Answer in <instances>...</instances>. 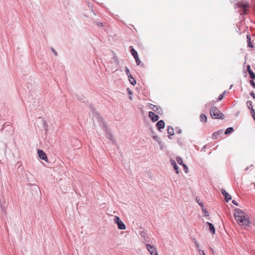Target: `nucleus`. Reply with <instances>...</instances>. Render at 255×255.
Masks as SVG:
<instances>
[{
    "mask_svg": "<svg viewBox=\"0 0 255 255\" xmlns=\"http://www.w3.org/2000/svg\"><path fill=\"white\" fill-rule=\"evenodd\" d=\"M177 133H180L181 132V129H178V131H177Z\"/></svg>",
    "mask_w": 255,
    "mask_h": 255,
    "instance_id": "41",
    "label": "nucleus"
},
{
    "mask_svg": "<svg viewBox=\"0 0 255 255\" xmlns=\"http://www.w3.org/2000/svg\"><path fill=\"white\" fill-rule=\"evenodd\" d=\"M218 132H214L213 134V136H215L216 134H218Z\"/></svg>",
    "mask_w": 255,
    "mask_h": 255,
    "instance_id": "43",
    "label": "nucleus"
},
{
    "mask_svg": "<svg viewBox=\"0 0 255 255\" xmlns=\"http://www.w3.org/2000/svg\"><path fill=\"white\" fill-rule=\"evenodd\" d=\"M170 162L171 164L173 166L174 169H175L176 173L177 174L179 173V168L178 165H177L175 161L173 159H170Z\"/></svg>",
    "mask_w": 255,
    "mask_h": 255,
    "instance_id": "13",
    "label": "nucleus"
},
{
    "mask_svg": "<svg viewBox=\"0 0 255 255\" xmlns=\"http://www.w3.org/2000/svg\"><path fill=\"white\" fill-rule=\"evenodd\" d=\"M211 105V103H208L206 104V107H208V106H209L210 105Z\"/></svg>",
    "mask_w": 255,
    "mask_h": 255,
    "instance_id": "42",
    "label": "nucleus"
},
{
    "mask_svg": "<svg viewBox=\"0 0 255 255\" xmlns=\"http://www.w3.org/2000/svg\"><path fill=\"white\" fill-rule=\"evenodd\" d=\"M114 221L115 224L118 225V228L120 230H125L126 229L125 225L118 216L115 217Z\"/></svg>",
    "mask_w": 255,
    "mask_h": 255,
    "instance_id": "4",
    "label": "nucleus"
},
{
    "mask_svg": "<svg viewBox=\"0 0 255 255\" xmlns=\"http://www.w3.org/2000/svg\"><path fill=\"white\" fill-rule=\"evenodd\" d=\"M135 60V61H136V64L137 65H139L140 63V61L138 58V56H137V57H135L134 58Z\"/></svg>",
    "mask_w": 255,
    "mask_h": 255,
    "instance_id": "32",
    "label": "nucleus"
},
{
    "mask_svg": "<svg viewBox=\"0 0 255 255\" xmlns=\"http://www.w3.org/2000/svg\"><path fill=\"white\" fill-rule=\"evenodd\" d=\"M200 119L201 122H206L207 121V117L203 114H201V115L200 116Z\"/></svg>",
    "mask_w": 255,
    "mask_h": 255,
    "instance_id": "17",
    "label": "nucleus"
},
{
    "mask_svg": "<svg viewBox=\"0 0 255 255\" xmlns=\"http://www.w3.org/2000/svg\"><path fill=\"white\" fill-rule=\"evenodd\" d=\"M197 203L199 204L200 206H201L202 208L204 207V204L202 201H201L199 198L198 197L196 199Z\"/></svg>",
    "mask_w": 255,
    "mask_h": 255,
    "instance_id": "18",
    "label": "nucleus"
},
{
    "mask_svg": "<svg viewBox=\"0 0 255 255\" xmlns=\"http://www.w3.org/2000/svg\"><path fill=\"white\" fill-rule=\"evenodd\" d=\"M248 73L250 74L251 79H254L255 78V74L252 70H250Z\"/></svg>",
    "mask_w": 255,
    "mask_h": 255,
    "instance_id": "22",
    "label": "nucleus"
},
{
    "mask_svg": "<svg viewBox=\"0 0 255 255\" xmlns=\"http://www.w3.org/2000/svg\"><path fill=\"white\" fill-rule=\"evenodd\" d=\"M182 165H183L184 171L186 173L188 172V169L187 166L184 164H183Z\"/></svg>",
    "mask_w": 255,
    "mask_h": 255,
    "instance_id": "30",
    "label": "nucleus"
},
{
    "mask_svg": "<svg viewBox=\"0 0 255 255\" xmlns=\"http://www.w3.org/2000/svg\"><path fill=\"white\" fill-rule=\"evenodd\" d=\"M221 191L223 195L225 196V199L227 202H228L229 200L231 199V196L229 194H228L225 189H222L221 190Z\"/></svg>",
    "mask_w": 255,
    "mask_h": 255,
    "instance_id": "12",
    "label": "nucleus"
},
{
    "mask_svg": "<svg viewBox=\"0 0 255 255\" xmlns=\"http://www.w3.org/2000/svg\"><path fill=\"white\" fill-rule=\"evenodd\" d=\"M5 203H4V201L3 202H1L0 201V207H1V210L4 212H5V209H6V207L5 206Z\"/></svg>",
    "mask_w": 255,
    "mask_h": 255,
    "instance_id": "19",
    "label": "nucleus"
},
{
    "mask_svg": "<svg viewBox=\"0 0 255 255\" xmlns=\"http://www.w3.org/2000/svg\"><path fill=\"white\" fill-rule=\"evenodd\" d=\"M234 216L238 223L246 228L250 226V220L248 215L240 209H235Z\"/></svg>",
    "mask_w": 255,
    "mask_h": 255,
    "instance_id": "1",
    "label": "nucleus"
},
{
    "mask_svg": "<svg viewBox=\"0 0 255 255\" xmlns=\"http://www.w3.org/2000/svg\"><path fill=\"white\" fill-rule=\"evenodd\" d=\"M129 99L132 100V97H129Z\"/></svg>",
    "mask_w": 255,
    "mask_h": 255,
    "instance_id": "44",
    "label": "nucleus"
},
{
    "mask_svg": "<svg viewBox=\"0 0 255 255\" xmlns=\"http://www.w3.org/2000/svg\"><path fill=\"white\" fill-rule=\"evenodd\" d=\"M251 114L252 115L253 118L255 121V112L253 107H252V109H251Z\"/></svg>",
    "mask_w": 255,
    "mask_h": 255,
    "instance_id": "23",
    "label": "nucleus"
},
{
    "mask_svg": "<svg viewBox=\"0 0 255 255\" xmlns=\"http://www.w3.org/2000/svg\"><path fill=\"white\" fill-rule=\"evenodd\" d=\"M206 224L209 226V230L211 233L213 234H214L215 233V229L213 224L209 222H207Z\"/></svg>",
    "mask_w": 255,
    "mask_h": 255,
    "instance_id": "14",
    "label": "nucleus"
},
{
    "mask_svg": "<svg viewBox=\"0 0 255 255\" xmlns=\"http://www.w3.org/2000/svg\"><path fill=\"white\" fill-rule=\"evenodd\" d=\"M150 105L151 106H152L153 107L151 108V109L155 112H156V113L158 114H161L162 113V110L161 109V108L159 107V106H155V105H153L151 104H150Z\"/></svg>",
    "mask_w": 255,
    "mask_h": 255,
    "instance_id": "10",
    "label": "nucleus"
},
{
    "mask_svg": "<svg viewBox=\"0 0 255 255\" xmlns=\"http://www.w3.org/2000/svg\"><path fill=\"white\" fill-rule=\"evenodd\" d=\"M112 61L113 62L115 63L116 65H118L119 64V61L118 58L116 56H114V57L112 58Z\"/></svg>",
    "mask_w": 255,
    "mask_h": 255,
    "instance_id": "24",
    "label": "nucleus"
},
{
    "mask_svg": "<svg viewBox=\"0 0 255 255\" xmlns=\"http://www.w3.org/2000/svg\"><path fill=\"white\" fill-rule=\"evenodd\" d=\"M148 115L153 122H156L158 121L159 118V116L153 112H149L148 113Z\"/></svg>",
    "mask_w": 255,
    "mask_h": 255,
    "instance_id": "9",
    "label": "nucleus"
},
{
    "mask_svg": "<svg viewBox=\"0 0 255 255\" xmlns=\"http://www.w3.org/2000/svg\"><path fill=\"white\" fill-rule=\"evenodd\" d=\"M247 106H248L249 108L251 110L250 107H252V102L249 101L247 102Z\"/></svg>",
    "mask_w": 255,
    "mask_h": 255,
    "instance_id": "31",
    "label": "nucleus"
},
{
    "mask_svg": "<svg viewBox=\"0 0 255 255\" xmlns=\"http://www.w3.org/2000/svg\"><path fill=\"white\" fill-rule=\"evenodd\" d=\"M37 153L40 159L47 161V156L45 153L42 150L38 149L37 151Z\"/></svg>",
    "mask_w": 255,
    "mask_h": 255,
    "instance_id": "8",
    "label": "nucleus"
},
{
    "mask_svg": "<svg viewBox=\"0 0 255 255\" xmlns=\"http://www.w3.org/2000/svg\"><path fill=\"white\" fill-rule=\"evenodd\" d=\"M125 72L126 73L128 77V80L130 82V83L132 85H135L136 84V81L134 79V78L132 77V76H131V75L130 74V72H129V70L128 69V68L127 67H125Z\"/></svg>",
    "mask_w": 255,
    "mask_h": 255,
    "instance_id": "6",
    "label": "nucleus"
},
{
    "mask_svg": "<svg viewBox=\"0 0 255 255\" xmlns=\"http://www.w3.org/2000/svg\"><path fill=\"white\" fill-rule=\"evenodd\" d=\"M156 126L158 129L159 130H160L161 129H163L164 128V126H165L164 122L163 120H160L156 123Z\"/></svg>",
    "mask_w": 255,
    "mask_h": 255,
    "instance_id": "11",
    "label": "nucleus"
},
{
    "mask_svg": "<svg viewBox=\"0 0 255 255\" xmlns=\"http://www.w3.org/2000/svg\"><path fill=\"white\" fill-rule=\"evenodd\" d=\"M225 93V92H224L221 95H219V96L218 97V100L219 101H221V100H222V99L224 97Z\"/></svg>",
    "mask_w": 255,
    "mask_h": 255,
    "instance_id": "27",
    "label": "nucleus"
},
{
    "mask_svg": "<svg viewBox=\"0 0 255 255\" xmlns=\"http://www.w3.org/2000/svg\"><path fill=\"white\" fill-rule=\"evenodd\" d=\"M247 39L248 40V45L249 47H253V45L251 42V38L250 37V36L249 35H248L247 36Z\"/></svg>",
    "mask_w": 255,
    "mask_h": 255,
    "instance_id": "25",
    "label": "nucleus"
},
{
    "mask_svg": "<svg viewBox=\"0 0 255 255\" xmlns=\"http://www.w3.org/2000/svg\"><path fill=\"white\" fill-rule=\"evenodd\" d=\"M130 52H131V55L133 56L134 58L137 57L138 56L137 52L134 49L131 48L130 50Z\"/></svg>",
    "mask_w": 255,
    "mask_h": 255,
    "instance_id": "16",
    "label": "nucleus"
},
{
    "mask_svg": "<svg viewBox=\"0 0 255 255\" xmlns=\"http://www.w3.org/2000/svg\"><path fill=\"white\" fill-rule=\"evenodd\" d=\"M234 131V129H233V128H228L226 129L225 132V134H228L230 133H232L233 131Z\"/></svg>",
    "mask_w": 255,
    "mask_h": 255,
    "instance_id": "20",
    "label": "nucleus"
},
{
    "mask_svg": "<svg viewBox=\"0 0 255 255\" xmlns=\"http://www.w3.org/2000/svg\"><path fill=\"white\" fill-rule=\"evenodd\" d=\"M250 95L253 97V99H255V95L253 92L250 93Z\"/></svg>",
    "mask_w": 255,
    "mask_h": 255,
    "instance_id": "36",
    "label": "nucleus"
},
{
    "mask_svg": "<svg viewBox=\"0 0 255 255\" xmlns=\"http://www.w3.org/2000/svg\"><path fill=\"white\" fill-rule=\"evenodd\" d=\"M167 132L169 134V137L170 138V136L173 135L174 134V129L172 127H168L167 129Z\"/></svg>",
    "mask_w": 255,
    "mask_h": 255,
    "instance_id": "15",
    "label": "nucleus"
},
{
    "mask_svg": "<svg viewBox=\"0 0 255 255\" xmlns=\"http://www.w3.org/2000/svg\"><path fill=\"white\" fill-rule=\"evenodd\" d=\"M93 113L94 114L95 118L99 122L100 126L106 131V137L110 140L115 142L114 137L111 133L110 131L107 130L106 125L104 123L102 118L100 116L99 114L95 113L94 112H93Z\"/></svg>",
    "mask_w": 255,
    "mask_h": 255,
    "instance_id": "2",
    "label": "nucleus"
},
{
    "mask_svg": "<svg viewBox=\"0 0 255 255\" xmlns=\"http://www.w3.org/2000/svg\"><path fill=\"white\" fill-rule=\"evenodd\" d=\"M97 25H98L99 26H103V23H102V22H98V23H97Z\"/></svg>",
    "mask_w": 255,
    "mask_h": 255,
    "instance_id": "39",
    "label": "nucleus"
},
{
    "mask_svg": "<svg viewBox=\"0 0 255 255\" xmlns=\"http://www.w3.org/2000/svg\"><path fill=\"white\" fill-rule=\"evenodd\" d=\"M250 83L254 88H255V83L253 80L250 81Z\"/></svg>",
    "mask_w": 255,
    "mask_h": 255,
    "instance_id": "35",
    "label": "nucleus"
},
{
    "mask_svg": "<svg viewBox=\"0 0 255 255\" xmlns=\"http://www.w3.org/2000/svg\"><path fill=\"white\" fill-rule=\"evenodd\" d=\"M210 115L213 119L224 118V115L215 106H211L210 110Z\"/></svg>",
    "mask_w": 255,
    "mask_h": 255,
    "instance_id": "3",
    "label": "nucleus"
},
{
    "mask_svg": "<svg viewBox=\"0 0 255 255\" xmlns=\"http://www.w3.org/2000/svg\"><path fill=\"white\" fill-rule=\"evenodd\" d=\"M194 243H195V245L198 251H199V249H201L200 248L199 244L198 243V242L196 241H194Z\"/></svg>",
    "mask_w": 255,
    "mask_h": 255,
    "instance_id": "28",
    "label": "nucleus"
},
{
    "mask_svg": "<svg viewBox=\"0 0 255 255\" xmlns=\"http://www.w3.org/2000/svg\"><path fill=\"white\" fill-rule=\"evenodd\" d=\"M232 203L233 204H234L236 206H238V203H237V202L236 200H233Z\"/></svg>",
    "mask_w": 255,
    "mask_h": 255,
    "instance_id": "37",
    "label": "nucleus"
},
{
    "mask_svg": "<svg viewBox=\"0 0 255 255\" xmlns=\"http://www.w3.org/2000/svg\"><path fill=\"white\" fill-rule=\"evenodd\" d=\"M147 250L151 255H158L156 248L149 244L145 245Z\"/></svg>",
    "mask_w": 255,
    "mask_h": 255,
    "instance_id": "7",
    "label": "nucleus"
},
{
    "mask_svg": "<svg viewBox=\"0 0 255 255\" xmlns=\"http://www.w3.org/2000/svg\"><path fill=\"white\" fill-rule=\"evenodd\" d=\"M77 99L83 102H85V98L84 97L80 98V97H77Z\"/></svg>",
    "mask_w": 255,
    "mask_h": 255,
    "instance_id": "33",
    "label": "nucleus"
},
{
    "mask_svg": "<svg viewBox=\"0 0 255 255\" xmlns=\"http://www.w3.org/2000/svg\"><path fill=\"white\" fill-rule=\"evenodd\" d=\"M202 208V211L205 214V216H208L209 214V213L208 212V211H207V210L205 208H204V207H203Z\"/></svg>",
    "mask_w": 255,
    "mask_h": 255,
    "instance_id": "26",
    "label": "nucleus"
},
{
    "mask_svg": "<svg viewBox=\"0 0 255 255\" xmlns=\"http://www.w3.org/2000/svg\"><path fill=\"white\" fill-rule=\"evenodd\" d=\"M176 159L179 164L182 165L183 164L182 159L181 157L177 156Z\"/></svg>",
    "mask_w": 255,
    "mask_h": 255,
    "instance_id": "21",
    "label": "nucleus"
},
{
    "mask_svg": "<svg viewBox=\"0 0 255 255\" xmlns=\"http://www.w3.org/2000/svg\"><path fill=\"white\" fill-rule=\"evenodd\" d=\"M237 5L238 7L243 8L244 12H242L241 14H247V8L249 6V3L247 2H239Z\"/></svg>",
    "mask_w": 255,
    "mask_h": 255,
    "instance_id": "5",
    "label": "nucleus"
},
{
    "mask_svg": "<svg viewBox=\"0 0 255 255\" xmlns=\"http://www.w3.org/2000/svg\"><path fill=\"white\" fill-rule=\"evenodd\" d=\"M128 94H129V95H132V92H131L130 90H129L128 89Z\"/></svg>",
    "mask_w": 255,
    "mask_h": 255,
    "instance_id": "40",
    "label": "nucleus"
},
{
    "mask_svg": "<svg viewBox=\"0 0 255 255\" xmlns=\"http://www.w3.org/2000/svg\"><path fill=\"white\" fill-rule=\"evenodd\" d=\"M247 70L248 72L250 71V70H252L249 65H247Z\"/></svg>",
    "mask_w": 255,
    "mask_h": 255,
    "instance_id": "38",
    "label": "nucleus"
},
{
    "mask_svg": "<svg viewBox=\"0 0 255 255\" xmlns=\"http://www.w3.org/2000/svg\"><path fill=\"white\" fill-rule=\"evenodd\" d=\"M51 50H52V51L53 52V53H54V54L55 55V56H57V52L54 49V48H51Z\"/></svg>",
    "mask_w": 255,
    "mask_h": 255,
    "instance_id": "34",
    "label": "nucleus"
},
{
    "mask_svg": "<svg viewBox=\"0 0 255 255\" xmlns=\"http://www.w3.org/2000/svg\"><path fill=\"white\" fill-rule=\"evenodd\" d=\"M198 251L199 255H205L204 252L202 250V249H199V251Z\"/></svg>",
    "mask_w": 255,
    "mask_h": 255,
    "instance_id": "29",
    "label": "nucleus"
}]
</instances>
